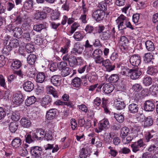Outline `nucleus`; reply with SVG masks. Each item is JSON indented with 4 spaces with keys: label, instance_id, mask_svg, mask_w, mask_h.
Returning a JSON list of instances; mask_svg holds the SVG:
<instances>
[{
    "label": "nucleus",
    "instance_id": "obj_58",
    "mask_svg": "<svg viewBox=\"0 0 158 158\" xmlns=\"http://www.w3.org/2000/svg\"><path fill=\"white\" fill-rule=\"evenodd\" d=\"M0 85L4 88L6 87L5 79L4 76L1 74H0Z\"/></svg>",
    "mask_w": 158,
    "mask_h": 158
},
{
    "label": "nucleus",
    "instance_id": "obj_19",
    "mask_svg": "<svg viewBox=\"0 0 158 158\" xmlns=\"http://www.w3.org/2000/svg\"><path fill=\"white\" fill-rule=\"evenodd\" d=\"M115 108L118 110L123 109L125 107V104L123 101L120 100V98L116 100L114 102Z\"/></svg>",
    "mask_w": 158,
    "mask_h": 158
},
{
    "label": "nucleus",
    "instance_id": "obj_31",
    "mask_svg": "<svg viewBox=\"0 0 158 158\" xmlns=\"http://www.w3.org/2000/svg\"><path fill=\"white\" fill-rule=\"evenodd\" d=\"M36 60L35 55L33 54H30L27 58V60L28 64L30 65H33Z\"/></svg>",
    "mask_w": 158,
    "mask_h": 158
},
{
    "label": "nucleus",
    "instance_id": "obj_43",
    "mask_svg": "<svg viewBox=\"0 0 158 158\" xmlns=\"http://www.w3.org/2000/svg\"><path fill=\"white\" fill-rule=\"evenodd\" d=\"M18 125L16 122H12L9 125V129L12 133L15 132L17 129Z\"/></svg>",
    "mask_w": 158,
    "mask_h": 158
},
{
    "label": "nucleus",
    "instance_id": "obj_16",
    "mask_svg": "<svg viewBox=\"0 0 158 158\" xmlns=\"http://www.w3.org/2000/svg\"><path fill=\"white\" fill-rule=\"evenodd\" d=\"M60 76L58 75H55L51 77V82L54 85L59 86L61 84Z\"/></svg>",
    "mask_w": 158,
    "mask_h": 158
},
{
    "label": "nucleus",
    "instance_id": "obj_62",
    "mask_svg": "<svg viewBox=\"0 0 158 158\" xmlns=\"http://www.w3.org/2000/svg\"><path fill=\"white\" fill-rule=\"evenodd\" d=\"M33 68L32 67H31L30 68H29L27 72V76L29 77H34L35 72L33 71Z\"/></svg>",
    "mask_w": 158,
    "mask_h": 158
},
{
    "label": "nucleus",
    "instance_id": "obj_38",
    "mask_svg": "<svg viewBox=\"0 0 158 158\" xmlns=\"http://www.w3.org/2000/svg\"><path fill=\"white\" fill-rule=\"evenodd\" d=\"M88 80L91 82H94L97 80L98 77L96 73L94 72H92L91 73L89 74L88 75Z\"/></svg>",
    "mask_w": 158,
    "mask_h": 158
},
{
    "label": "nucleus",
    "instance_id": "obj_18",
    "mask_svg": "<svg viewBox=\"0 0 158 158\" xmlns=\"http://www.w3.org/2000/svg\"><path fill=\"white\" fill-rule=\"evenodd\" d=\"M128 109L129 111L131 113L135 114L138 111V105L134 103H131L128 106Z\"/></svg>",
    "mask_w": 158,
    "mask_h": 158
},
{
    "label": "nucleus",
    "instance_id": "obj_39",
    "mask_svg": "<svg viewBox=\"0 0 158 158\" xmlns=\"http://www.w3.org/2000/svg\"><path fill=\"white\" fill-rule=\"evenodd\" d=\"M81 84V81L80 78L77 77L75 78L72 81V85L73 87H79Z\"/></svg>",
    "mask_w": 158,
    "mask_h": 158
},
{
    "label": "nucleus",
    "instance_id": "obj_5",
    "mask_svg": "<svg viewBox=\"0 0 158 158\" xmlns=\"http://www.w3.org/2000/svg\"><path fill=\"white\" fill-rule=\"evenodd\" d=\"M145 144L143 142L142 139L138 140L137 142L132 144L131 147L132 151L134 152L140 151L142 148H143L145 146Z\"/></svg>",
    "mask_w": 158,
    "mask_h": 158
},
{
    "label": "nucleus",
    "instance_id": "obj_54",
    "mask_svg": "<svg viewBox=\"0 0 158 158\" xmlns=\"http://www.w3.org/2000/svg\"><path fill=\"white\" fill-rule=\"evenodd\" d=\"M15 7V5L14 2H8L6 4L7 10L9 11L11 10Z\"/></svg>",
    "mask_w": 158,
    "mask_h": 158
},
{
    "label": "nucleus",
    "instance_id": "obj_44",
    "mask_svg": "<svg viewBox=\"0 0 158 158\" xmlns=\"http://www.w3.org/2000/svg\"><path fill=\"white\" fill-rule=\"evenodd\" d=\"M95 62L97 64H102L104 60L103 58L100 55H94L93 57Z\"/></svg>",
    "mask_w": 158,
    "mask_h": 158
},
{
    "label": "nucleus",
    "instance_id": "obj_4",
    "mask_svg": "<svg viewBox=\"0 0 158 158\" xmlns=\"http://www.w3.org/2000/svg\"><path fill=\"white\" fill-rule=\"evenodd\" d=\"M30 151L32 156V158H41L42 153V148L38 146L32 147Z\"/></svg>",
    "mask_w": 158,
    "mask_h": 158
},
{
    "label": "nucleus",
    "instance_id": "obj_33",
    "mask_svg": "<svg viewBox=\"0 0 158 158\" xmlns=\"http://www.w3.org/2000/svg\"><path fill=\"white\" fill-rule=\"evenodd\" d=\"M22 64L19 60H14L12 63L11 68L12 69H16L19 68L21 66Z\"/></svg>",
    "mask_w": 158,
    "mask_h": 158
},
{
    "label": "nucleus",
    "instance_id": "obj_32",
    "mask_svg": "<svg viewBox=\"0 0 158 158\" xmlns=\"http://www.w3.org/2000/svg\"><path fill=\"white\" fill-rule=\"evenodd\" d=\"M129 131V129L126 127L122 128L120 131V136L122 138L126 137Z\"/></svg>",
    "mask_w": 158,
    "mask_h": 158
},
{
    "label": "nucleus",
    "instance_id": "obj_7",
    "mask_svg": "<svg viewBox=\"0 0 158 158\" xmlns=\"http://www.w3.org/2000/svg\"><path fill=\"white\" fill-rule=\"evenodd\" d=\"M23 101V96L20 93H15L14 94L12 101L15 104L20 105Z\"/></svg>",
    "mask_w": 158,
    "mask_h": 158
},
{
    "label": "nucleus",
    "instance_id": "obj_46",
    "mask_svg": "<svg viewBox=\"0 0 158 158\" xmlns=\"http://www.w3.org/2000/svg\"><path fill=\"white\" fill-rule=\"evenodd\" d=\"M114 117L116 119L117 121L119 123H122L124 120L123 116L121 114H114Z\"/></svg>",
    "mask_w": 158,
    "mask_h": 158
},
{
    "label": "nucleus",
    "instance_id": "obj_29",
    "mask_svg": "<svg viewBox=\"0 0 158 158\" xmlns=\"http://www.w3.org/2000/svg\"><path fill=\"white\" fill-rule=\"evenodd\" d=\"M158 72L157 69L155 67L149 66L147 69V73L151 75H155Z\"/></svg>",
    "mask_w": 158,
    "mask_h": 158
},
{
    "label": "nucleus",
    "instance_id": "obj_3",
    "mask_svg": "<svg viewBox=\"0 0 158 158\" xmlns=\"http://www.w3.org/2000/svg\"><path fill=\"white\" fill-rule=\"evenodd\" d=\"M4 47L3 50L6 52H8L12 50V48H15L19 45V41L16 39L12 40H5L4 42Z\"/></svg>",
    "mask_w": 158,
    "mask_h": 158
},
{
    "label": "nucleus",
    "instance_id": "obj_1",
    "mask_svg": "<svg viewBox=\"0 0 158 158\" xmlns=\"http://www.w3.org/2000/svg\"><path fill=\"white\" fill-rule=\"evenodd\" d=\"M105 28L104 26L99 25L98 27V32L100 33L99 37L102 40H110L111 38H115V31L114 27H110L106 31H104Z\"/></svg>",
    "mask_w": 158,
    "mask_h": 158
},
{
    "label": "nucleus",
    "instance_id": "obj_49",
    "mask_svg": "<svg viewBox=\"0 0 158 158\" xmlns=\"http://www.w3.org/2000/svg\"><path fill=\"white\" fill-rule=\"evenodd\" d=\"M73 37L76 40L80 41L83 38L84 36L80 32H76L74 34Z\"/></svg>",
    "mask_w": 158,
    "mask_h": 158
},
{
    "label": "nucleus",
    "instance_id": "obj_25",
    "mask_svg": "<svg viewBox=\"0 0 158 158\" xmlns=\"http://www.w3.org/2000/svg\"><path fill=\"white\" fill-rule=\"evenodd\" d=\"M47 27L46 23H45L34 25L33 27V29L34 30L38 32L41 31L42 29H46Z\"/></svg>",
    "mask_w": 158,
    "mask_h": 158
},
{
    "label": "nucleus",
    "instance_id": "obj_24",
    "mask_svg": "<svg viewBox=\"0 0 158 158\" xmlns=\"http://www.w3.org/2000/svg\"><path fill=\"white\" fill-rule=\"evenodd\" d=\"M51 101V98L48 96H47L42 98L41 104L42 106L45 108L49 106Z\"/></svg>",
    "mask_w": 158,
    "mask_h": 158
},
{
    "label": "nucleus",
    "instance_id": "obj_34",
    "mask_svg": "<svg viewBox=\"0 0 158 158\" xmlns=\"http://www.w3.org/2000/svg\"><path fill=\"white\" fill-rule=\"evenodd\" d=\"M21 140L18 138H15L12 142V146L15 148L19 147L21 145Z\"/></svg>",
    "mask_w": 158,
    "mask_h": 158
},
{
    "label": "nucleus",
    "instance_id": "obj_23",
    "mask_svg": "<svg viewBox=\"0 0 158 158\" xmlns=\"http://www.w3.org/2000/svg\"><path fill=\"white\" fill-rule=\"evenodd\" d=\"M114 89V86L110 84H105L103 87V91L106 94H109L111 93Z\"/></svg>",
    "mask_w": 158,
    "mask_h": 158
},
{
    "label": "nucleus",
    "instance_id": "obj_51",
    "mask_svg": "<svg viewBox=\"0 0 158 158\" xmlns=\"http://www.w3.org/2000/svg\"><path fill=\"white\" fill-rule=\"evenodd\" d=\"M153 58L152 55L150 53H145L144 56V60L147 62H150Z\"/></svg>",
    "mask_w": 158,
    "mask_h": 158
},
{
    "label": "nucleus",
    "instance_id": "obj_20",
    "mask_svg": "<svg viewBox=\"0 0 158 158\" xmlns=\"http://www.w3.org/2000/svg\"><path fill=\"white\" fill-rule=\"evenodd\" d=\"M22 126L26 128H28L31 125V123L29 119L26 118H23L20 121Z\"/></svg>",
    "mask_w": 158,
    "mask_h": 158
},
{
    "label": "nucleus",
    "instance_id": "obj_37",
    "mask_svg": "<svg viewBox=\"0 0 158 158\" xmlns=\"http://www.w3.org/2000/svg\"><path fill=\"white\" fill-rule=\"evenodd\" d=\"M33 6V2L32 0H27L24 4V8L27 10H28L31 8Z\"/></svg>",
    "mask_w": 158,
    "mask_h": 158
},
{
    "label": "nucleus",
    "instance_id": "obj_50",
    "mask_svg": "<svg viewBox=\"0 0 158 158\" xmlns=\"http://www.w3.org/2000/svg\"><path fill=\"white\" fill-rule=\"evenodd\" d=\"M118 76L116 74H114L112 75L109 78V81L111 83H114L116 82L118 80Z\"/></svg>",
    "mask_w": 158,
    "mask_h": 158
},
{
    "label": "nucleus",
    "instance_id": "obj_47",
    "mask_svg": "<svg viewBox=\"0 0 158 158\" xmlns=\"http://www.w3.org/2000/svg\"><path fill=\"white\" fill-rule=\"evenodd\" d=\"M35 48L34 46L30 44H27L26 46V49L27 52L30 53L33 52Z\"/></svg>",
    "mask_w": 158,
    "mask_h": 158
},
{
    "label": "nucleus",
    "instance_id": "obj_48",
    "mask_svg": "<svg viewBox=\"0 0 158 158\" xmlns=\"http://www.w3.org/2000/svg\"><path fill=\"white\" fill-rule=\"evenodd\" d=\"M152 79L149 77H144L143 80V83L145 86L150 85L152 84Z\"/></svg>",
    "mask_w": 158,
    "mask_h": 158
},
{
    "label": "nucleus",
    "instance_id": "obj_21",
    "mask_svg": "<svg viewBox=\"0 0 158 158\" xmlns=\"http://www.w3.org/2000/svg\"><path fill=\"white\" fill-rule=\"evenodd\" d=\"M56 109H52L49 110L47 112L46 116L49 120H51L54 118L56 115Z\"/></svg>",
    "mask_w": 158,
    "mask_h": 158
},
{
    "label": "nucleus",
    "instance_id": "obj_57",
    "mask_svg": "<svg viewBox=\"0 0 158 158\" xmlns=\"http://www.w3.org/2000/svg\"><path fill=\"white\" fill-rule=\"evenodd\" d=\"M157 143H156L155 144L150 145L148 148V150L150 152H154L158 148V145L157 144Z\"/></svg>",
    "mask_w": 158,
    "mask_h": 158
},
{
    "label": "nucleus",
    "instance_id": "obj_52",
    "mask_svg": "<svg viewBox=\"0 0 158 158\" xmlns=\"http://www.w3.org/2000/svg\"><path fill=\"white\" fill-rule=\"evenodd\" d=\"M19 113L17 111H15L12 113L11 118L13 121H18L19 119Z\"/></svg>",
    "mask_w": 158,
    "mask_h": 158
},
{
    "label": "nucleus",
    "instance_id": "obj_60",
    "mask_svg": "<svg viewBox=\"0 0 158 158\" xmlns=\"http://www.w3.org/2000/svg\"><path fill=\"white\" fill-rule=\"evenodd\" d=\"M132 89L134 91L138 92L141 89V86L139 84H135L133 85Z\"/></svg>",
    "mask_w": 158,
    "mask_h": 158
},
{
    "label": "nucleus",
    "instance_id": "obj_13",
    "mask_svg": "<svg viewBox=\"0 0 158 158\" xmlns=\"http://www.w3.org/2000/svg\"><path fill=\"white\" fill-rule=\"evenodd\" d=\"M141 61L139 56L134 55L131 57L130 62L133 66H137L140 64Z\"/></svg>",
    "mask_w": 158,
    "mask_h": 158
},
{
    "label": "nucleus",
    "instance_id": "obj_22",
    "mask_svg": "<svg viewBox=\"0 0 158 158\" xmlns=\"http://www.w3.org/2000/svg\"><path fill=\"white\" fill-rule=\"evenodd\" d=\"M117 67L120 69V72L122 75L129 76L131 69H130L127 67H125L121 65H118Z\"/></svg>",
    "mask_w": 158,
    "mask_h": 158
},
{
    "label": "nucleus",
    "instance_id": "obj_14",
    "mask_svg": "<svg viewBox=\"0 0 158 158\" xmlns=\"http://www.w3.org/2000/svg\"><path fill=\"white\" fill-rule=\"evenodd\" d=\"M102 64V65L105 67L106 70L108 72H110L113 70L115 68L114 65L112 64L110 60L108 59L103 60Z\"/></svg>",
    "mask_w": 158,
    "mask_h": 158
},
{
    "label": "nucleus",
    "instance_id": "obj_8",
    "mask_svg": "<svg viewBox=\"0 0 158 158\" xmlns=\"http://www.w3.org/2000/svg\"><path fill=\"white\" fill-rule=\"evenodd\" d=\"M32 134L33 139L40 140L44 137L45 132L43 129H40L36 130L35 132H32Z\"/></svg>",
    "mask_w": 158,
    "mask_h": 158
},
{
    "label": "nucleus",
    "instance_id": "obj_56",
    "mask_svg": "<svg viewBox=\"0 0 158 158\" xmlns=\"http://www.w3.org/2000/svg\"><path fill=\"white\" fill-rule=\"evenodd\" d=\"M67 63L65 61L60 62L57 64V66L59 69L60 70H62L64 68L67 67Z\"/></svg>",
    "mask_w": 158,
    "mask_h": 158
},
{
    "label": "nucleus",
    "instance_id": "obj_26",
    "mask_svg": "<svg viewBox=\"0 0 158 158\" xmlns=\"http://www.w3.org/2000/svg\"><path fill=\"white\" fill-rule=\"evenodd\" d=\"M146 48L148 51H152L155 49L153 43L150 40H147L145 42Z\"/></svg>",
    "mask_w": 158,
    "mask_h": 158
},
{
    "label": "nucleus",
    "instance_id": "obj_9",
    "mask_svg": "<svg viewBox=\"0 0 158 158\" xmlns=\"http://www.w3.org/2000/svg\"><path fill=\"white\" fill-rule=\"evenodd\" d=\"M84 49V47L80 42H77L74 44V47L72 49V52L76 54H81Z\"/></svg>",
    "mask_w": 158,
    "mask_h": 158
},
{
    "label": "nucleus",
    "instance_id": "obj_35",
    "mask_svg": "<svg viewBox=\"0 0 158 158\" xmlns=\"http://www.w3.org/2000/svg\"><path fill=\"white\" fill-rule=\"evenodd\" d=\"M36 101V99L34 96L28 97L25 101V104L27 106H30L34 103Z\"/></svg>",
    "mask_w": 158,
    "mask_h": 158
},
{
    "label": "nucleus",
    "instance_id": "obj_28",
    "mask_svg": "<svg viewBox=\"0 0 158 158\" xmlns=\"http://www.w3.org/2000/svg\"><path fill=\"white\" fill-rule=\"evenodd\" d=\"M102 51L99 49H97L95 50L94 52H92L91 51L88 52V53L87 54V56L88 57H94V55L97 56L102 53Z\"/></svg>",
    "mask_w": 158,
    "mask_h": 158
},
{
    "label": "nucleus",
    "instance_id": "obj_40",
    "mask_svg": "<svg viewBox=\"0 0 158 158\" xmlns=\"http://www.w3.org/2000/svg\"><path fill=\"white\" fill-rule=\"evenodd\" d=\"M109 124V123L108 120L106 119H104L100 123L99 126L104 130L107 128Z\"/></svg>",
    "mask_w": 158,
    "mask_h": 158
},
{
    "label": "nucleus",
    "instance_id": "obj_64",
    "mask_svg": "<svg viewBox=\"0 0 158 158\" xmlns=\"http://www.w3.org/2000/svg\"><path fill=\"white\" fill-rule=\"evenodd\" d=\"M102 102L101 99L98 97H97L94 101V106H99Z\"/></svg>",
    "mask_w": 158,
    "mask_h": 158
},
{
    "label": "nucleus",
    "instance_id": "obj_45",
    "mask_svg": "<svg viewBox=\"0 0 158 158\" xmlns=\"http://www.w3.org/2000/svg\"><path fill=\"white\" fill-rule=\"evenodd\" d=\"M71 71V69L69 67H67L62 70L61 75L63 77H65L69 75Z\"/></svg>",
    "mask_w": 158,
    "mask_h": 158
},
{
    "label": "nucleus",
    "instance_id": "obj_63",
    "mask_svg": "<svg viewBox=\"0 0 158 158\" xmlns=\"http://www.w3.org/2000/svg\"><path fill=\"white\" fill-rule=\"evenodd\" d=\"M6 58L3 55H0V67H2L5 65L6 64Z\"/></svg>",
    "mask_w": 158,
    "mask_h": 158
},
{
    "label": "nucleus",
    "instance_id": "obj_11",
    "mask_svg": "<svg viewBox=\"0 0 158 158\" xmlns=\"http://www.w3.org/2000/svg\"><path fill=\"white\" fill-rule=\"evenodd\" d=\"M141 74V72L139 69H131L129 76H130L131 79L136 80L139 77Z\"/></svg>",
    "mask_w": 158,
    "mask_h": 158
},
{
    "label": "nucleus",
    "instance_id": "obj_42",
    "mask_svg": "<svg viewBox=\"0 0 158 158\" xmlns=\"http://www.w3.org/2000/svg\"><path fill=\"white\" fill-rule=\"evenodd\" d=\"M36 78L37 81L38 82L40 83L43 82L45 79V76L44 73H38L37 75Z\"/></svg>",
    "mask_w": 158,
    "mask_h": 158
},
{
    "label": "nucleus",
    "instance_id": "obj_61",
    "mask_svg": "<svg viewBox=\"0 0 158 158\" xmlns=\"http://www.w3.org/2000/svg\"><path fill=\"white\" fill-rule=\"evenodd\" d=\"M139 15L137 13L133 15L132 16V20L135 23H138L139 18Z\"/></svg>",
    "mask_w": 158,
    "mask_h": 158
},
{
    "label": "nucleus",
    "instance_id": "obj_10",
    "mask_svg": "<svg viewBox=\"0 0 158 158\" xmlns=\"http://www.w3.org/2000/svg\"><path fill=\"white\" fill-rule=\"evenodd\" d=\"M155 107L154 104L152 101L147 100L144 103V110L146 111H153L155 109Z\"/></svg>",
    "mask_w": 158,
    "mask_h": 158
},
{
    "label": "nucleus",
    "instance_id": "obj_36",
    "mask_svg": "<svg viewBox=\"0 0 158 158\" xmlns=\"http://www.w3.org/2000/svg\"><path fill=\"white\" fill-rule=\"evenodd\" d=\"M13 32L14 36L17 38L21 37L23 33L22 30L20 27H15Z\"/></svg>",
    "mask_w": 158,
    "mask_h": 158
},
{
    "label": "nucleus",
    "instance_id": "obj_55",
    "mask_svg": "<svg viewBox=\"0 0 158 158\" xmlns=\"http://www.w3.org/2000/svg\"><path fill=\"white\" fill-rule=\"evenodd\" d=\"M75 57L74 56H71V59L69 60L68 63L71 67H73L77 65L76 60Z\"/></svg>",
    "mask_w": 158,
    "mask_h": 158
},
{
    "label": "nucleus",
    "instance_id": "obj_15",
    "mask_svg": "<svg viewBox=\"0 0 158 158\" xmlns=\"http://www.w3.org/2000/svg\"><path fill=\"white\" fill-rule=\"evenodd\" d=\"M23 88L25 91L30 92L33 89L34 85L31 81H27L24 83Z\"/></svg>",
    "mask_w": 158,
    "mask_h": 158
},
{
    "label": "nucleus",
    "instance_id": "obj_27",
    "mask_svg": "<svg viewBox=\"0 0 158 158\" xmlns=\"http://www.w3.org/2000/svg\"><path fill=\"white\" fill-rule=\"evenodd\" d=\"M89 155L88 150L85 148H82L80 151L79 156L80 158H86Z\"/></svg>",
    "mask_w": 158,
    "mask_h": 158
},
{
    "label": "nucleus",
    "instance_id": "obj_6",
    "mask_svg": "<svg viewBox=\"0 0 158 158\" xmlns=\"http://www.w3.org/2000/svg\"><path fill=\"white\" fill-rule=\"evenodd\" d=\"M105 12L99 10L95 11L92 14V17L97 22L102 20L104 17Z\"/></svg>",
    "mask_w": 158,
    "mask_h": 158
},
{
    "label": "nucleus",
    "instance_id": "obj_12",
    "mask_svg": "<svg viewBox=\"0 0 158 158\" xmlns=\"http://www.w3.org/2000/svg\"><path fill=\"white\" fill-rule=\"evenodd\" d=\"M137 131L135 130L133 133L130 134L127 137L122 138V141L124 144H126L129 143L134 138L137 136Z\"/></svg>",
    "mask_w": 158,
    "mask_h": 158
},
{
    "label": "nucleus",
    "instance_id": "obj_53",
    "mask_svg": "<svg viewBox=\"0 0 158 158\" xmlns=\"http://www.w3.org/2000/svg\"><path fill=\"white\" fill-rule=\"evenodd\" d=\"M107 7V4L105 2H101L98 5V7L100 9L99 10H102L104 12L106 10Z\"/></svg>",
    "mask_w": 158,
    "mask_h": 158
},
{
    "label": "nucleus",
    "instance_id": "obj_17",
    "mask_svg": "<svg viewBox=\"0 0 158 158\" xmlns=\"http://www.w3.org/2000/svg\"><path fill=\"white\" fill-rule=\"evenodd\" d=\"M34 19L36 20H41L45 19L46 17V14L39 10H37L34 13Z\"/></svg>",
    "mask_w": 158,
    "mask_h": 158
},
{
    "label": "nucleus",
    "instance_id": "obj_30",
    "mask_svg": "<svg viewBox=\"0 0 158 158\" xmlns=\"http://www.w3.org/2000/svg\"><path fill=\"white\" fill-rule=\"evenodd\" d=\"M154 135V132L151 131L150 132H145L144 137L147 142H148L150 139L153 137Z\"/></svg>",
    "mask_w": 158,
    "mask_h": 158
},
{
    "label": "nucleus",
    "instance_id": "obj_41",
    "mask_svg": "<svg viewBox=\"0 0 158 158\" xmlns=\"http://www.w3.org/2000/svg\"><path fill=\"white\" fill-rule=\"evenodd\" d=\"M153 124V120L150 116L147 117L144 123V127H149L152 126Z\"/></svg>",
    "mask_w": 158,
    "mask_h": 158
},
{
    "label": "nucleus",
    "instance_id": "obj_2",
    "mask_svg": "<svg viewBox=\"0 0 158 158\" xmlns=\"http://www.w3.org/2000/svg\"><path fill=\"white\" fill-rule=\"evenodd\" d=\"M118 24V27L119 30H122L125 29L127 27L129 28L131 30H133L130 21L126 17L123 15H121L116 20Z\"/></svg>",
    "mask_w": 158,
    "mask_h": 158
},
{
    "label": "nucleus",
    "instance_id": "obj_59",
    "mask_svg": "<svg viewBox=\"0 0 158 158\" xmlns=\"http://www.w3.org/2000/svg\"><path fill=\"white\" fill-rule=\"evenodd\" d=\"M70 123L73 130H75L77 129V124L75 119L73 118L71 119L70 120Z\"/></svg>",
    "mask_w": 158,
    "mask_h": 158
}]
</instances>
